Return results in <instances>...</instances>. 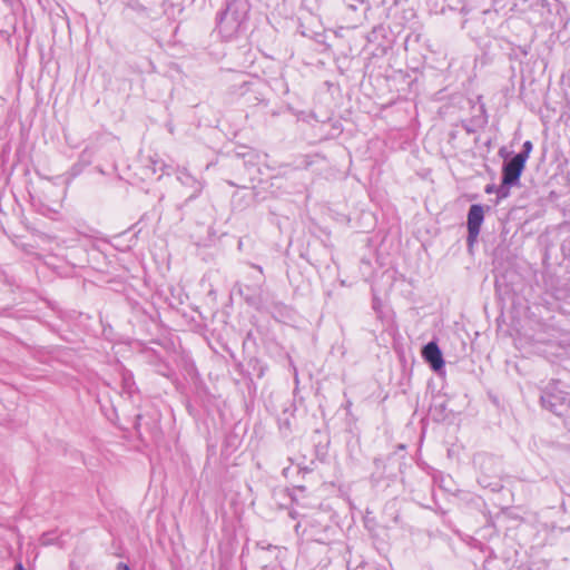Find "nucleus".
Masks as SVG:
<instances>
[{
    "label": "nucleus",
    "instance_id": "obj_1",
    "mask_svg": "<svg viewBox=\"0 0 570 570\" xmlns=\"http://www.w3.org/2000/svg\"><path fill=\"white\" fill-rule=\"evenodd\" d=\"M483 220V207L479 204H473L468 213V243L470 246H472L476 240Z\"/></svg>",
    "mask_w": 570,
    "mask_h": 570
},
{
    "label": "nucleus",
    "instance_id": "obj_2",
    "mask_svg": "<svg viewBox=\"0 0 570 570\" xmlns=\"http://www.w3.org/2000/svg\"><path fill=\"white\" fill-rule=\"evenodd\" d=\"M525 163L523 161V157L514 156L508 164L503 167V185H513L518 183Z\"/></svg>",
    "mask_w": 570,
    "mask_h": 570
},
{
    "label": "nucleus",
    "instance_id": "obj_3",
    "mask_svg": "<svg viewBox=\"0 0 570 570\" xmlns=\"http://www.w3.org/2000/svg\"><path fill=\"white\" fill-rule=\"evenodd\" d=\"M422 356L432 366L434 371H439L444 365L442 353L438 344L434 342H430L423 347Z\"/></svg>",
    "mask_w": 570,
    "mask_h": 570
},
{
    "label": "nucleus",
    "instance_id": "obj_4",
    "mask_svg": "<svg viewBox=\"0 0 570 570\" xmlns=\"http://www.w3.org/2000/svg\"><path fill=\"white\" fill-rule=\"evenodd\" d=\"M532 151V142L530 140L524 141L523 144V150L519 154H517V157H523V161L527 163L530 153Z\"/></svg>",
    "mask_w": 570,
    "mask_h": 570
},
{
    "label": "nucleus",
    "instance_id": "obj_5",
    "mask_svg": "<svg viewBox=\"0 0 570 570\" xmlns=\"http://www.w3.org/2000/svg\"><path fill=\"white\" fill-rule=\"evenodd\" d=\"M117 570H130V568L128 564L120 562L117 566Z\"/></svg>",
    "mask_w": 570,
    "mask_h": 570
},
{
    "label": "nucleus",
    "instance_id": "obj_6",
    "mask_svg": "<svg viewBox=\"0 0 570 570\" xmlns=\"http://www.w3.org/2000/svg\"><path fill=\"white\" fill-rule=\"evenodd\" d=\"M493 190H494V187H493V186H487V187H485V193H487V194H491V193H493Z\"/></svg>",
    "mask_w": 570,
    "mask_h": 570
},
{
    "label": "nucleus",
    "instance_id": "obj_7",
    "mask_svg": "<svg viewBox=\"0 0 570 570\" xmlns=\"http://www.w3.org/2000/svg\"><path fill=\"white\" fill-rule=\"evenodd\" d=\"M14 570H26L21 562H18L14 567Z\"/></svg>",
    "mask_w": 570,
    "mask_h": 570
}]
</instances>
